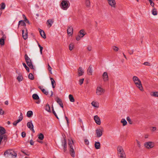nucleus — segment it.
<instances>
[{
	"label": "nucleus",
	"instance_id": "de8ad7c7",
	"mask_svg": "<svg viewBox=\"0 0 158 158\" xmlns=\"http://www.w3.org/2000/svg\"><path fill=\"white\" fill-rule=\"evenodd\" d=\"M38 46L39 47L40 49V52L41 54H42V50L43 49V48L41 46V45L38 44Z\"/></svg>",
	"mask_w": 158,
	"mask_h": 158
},
{
	"label": "nucleus",
	"instance_id": "bb28decb",
	"mask_svg": "<svg viewBox=\"0 0 158 158\" xmlns=\"http://www.w3.org/2000/svg\"><path fill=\"white\" fill-rule=\"evenodd\" d=\"M92 67L89 66L87 70V73L89 75H92Z\"/></svg>",
	"mask_w": 158,
	"mask_h": 158
},
{
	"label": "nucleus",
	"instance_id": "603ef678",
	"mask_svg": "<svg viewBox=\"0 0 158 158\" xmlns=\"http://www.w3.org/2000/svg\"><path fill=\"white\" fill-rule=\"evenodd\" d=\"M87 50L89 51H91L92 50V47L91 46H88L87 47Z\"/></svg>",
	"mask_w": 158,
	"mask_h": 158
},
{
	"label": "nucleus",
	"instance_id": "5701e85b",
	"mask_svg": "<svg viewBox=\"0 0 158 158\" xmlns=\"http://www.w3.org/2000/svg\"><path fill=\"white\" fill-rule=\"evenodd\" d=\"M94 147L97 149L100 148V143L99 142H95L94 144Z\"/></svg>",
	"mask_w": 158,
	"mask_h": 158
},
{
	"label": "nucleus",
	"instance_id": "20e7f679",
	"mask_svg": "<svg viewBox=\"0 0 158 158\" xmlns=\"http://www.w3.org/2000/svg\"><path fill=\"white\" fill-rule=\"evenodd\" d=\"M118 153L120 158H126V155L123 147L119 146L117 148Z\"/></svg>",
	"mask_w": 158,
	"mask_h": 158
},
{
	"label": "nucleus",
	"instance_id": "e2e57ef3",
	"mask_svg": "<svg viewBox=\"0 0 158 158\" xmlns=\"http://www.w3.org/2000/svg\"><path fill=\"white\" fill-rule=\"evenodd\" d=\"M85 143L86 144H88L89 143V142L87 139H85Z\"/></svg>",
	"mask_w": 158,
	"mask_h": 158
},
{
	"label": "nucleus",
	"instance_id": "f8f14e48",
	"mask_svg": "<svg viewBox=\"0 0 158 158\" xmlns=\"http://www.w3.org/2000/svg\"><path fill=\"white\" fill-rule=\"evenodd\" d=\"M102 78L104 82L108 81L109 80L107 72H104L102 75Z\"/></svg>",
	"mask_w": 158,
	"mask_h": 158
},
{
	"label": "nucleus",
	"instance_id": "338daca9",
	"mask_svg": "<svg viewBox=\"0 0 158 158\" xmlns=\"http://www.w3.org/2000/svg\"><path fill=\"white\" fill-rule=\"evenodd\" d=\"M153 0H149V2L150 3V4L153 3L154 2L153 1Z\"/></svg>",
	"mask_w": 158,
	"mask_h": 158
},
{
	"label": "nucleus",
	"instance_id": "f257e3e1",
	"mask_svg": "<svg viewBox=\"0 0 158 158\" xmlns=\"http://www.w3.org/2000/svg\"><path fill=\"white\" fill-rule=\"evenodd\" d=\"M132 80L136 86L140 91H143V90L141 81L139 78L137 76H134L132 78Z\"/></svg>",
	"mask_w": 158,
	"mask_h": 158
},
{
	"label": "nucleus",
	"instance_id": "423d86ee",
	"mask_svg": "<svg viewBox=\"0 0 158 158\" xmlns=\"http://www.w3.org/2000/svg\"><path fill=\"white\" fill-rule=\"evenodd\" d=\"M105 89L101 86H98L96 88V93L97 95L100 96L103 95L105 93Z\"/></svg>",
	"mask_w": 158,
	"mask_h": 158
},
{
	"label": "nucleus",
	"instance_id": "393cba45",
	"mask_svg": "<svg viewBox=\"0 0 158 158\" xmlns=\"http://www.w3.org/2000/svg\"><path fill=\"white\" fill-rule=\"evenodd\" d=\"M85 4L88 8H89L90 6V2L89 0H85Z\"/></svg>",
	"mask_w": 158,
	"mask_h": 158
},
{
	"label": "nucleus",
	"instance_id": "39448f33",
	"mask_svg": "<svg viewBox=\"0 0 158 158\" xmlns=\"http://www.w3.org/2000/svg\"><path fill=\"white\" fill-rule=\"evenodd\" d=\"M73 141L72 139H69L68 145L69 147V151L70 154L72 157H74L75 156V153L73 147Z\"/></svg>",
	"mask_w": 158,
	"mask_h": 158
},
{
	"label": "nucleus",
	"instance_id": "7ed1b4c3",
	"mask_svg": "<svg viewBox=\"0 0 158 158\" xmlns=\"http://www.w3.org/2000/svg\"><path fill=\"white\" fill-rule=\"evenodd\" d=\"M70 6V3L69 1L67 0H62L60 5L61 8L64 10H67Z\"/></svg>",
	"mask_w": 158,
	"mask_h": 158
},
{
	"label": "nucleus",
	"instance_id": "c9c22d12",
	"mask_svg": "<svg viewBox=\"0 0 158 158\" xmlns=\"http://www.w3.org/2000/svg\"><path fill=\"white\" fill-rule=\"evenodd\" d=\"M17 79L19 81H21L23 80V78L22 76L20 74H19Z\"/></svg>",
	"mask_w": 158,
	"mask_h": 158
},
{
	"label": "nucleus",
	"instance_id": "13d9d810",
	"mask_svg": "<svg viewBox=\"0 0 158 158\" xmlns=\"http://www.w3.org/2000/svg\"><path fill=\"white\" fill-rule=\"evenodd\" d=\"M3 138V135H0V144L1 143V142Z\"/></svg>",
	"mask_w": 158,
	"mask_h": 158
},
{
	"label": "nucleus",
	"instance_id": "9d476101",
	"mask_svg": "<svg viewBox=\"0 0 158 158\" xmlns=\"http://www.w3.org/2000/svg\"><path fill=\"white\" fill-rule=\"evenodd\" d=\"M23 118V115L21 112L20 113V115L19 117V119L16 121H14L13 124L14 126H16L17 124L19 122H21Z\"/></svg>",
	"mask_w": 158,
	"mask_h": 158
},
{
	"label": "nucleus",
	"instance_id": "680f3d73",
	"mask_svg": "<svg viewBox=\"0 0 158 158\" xmlns=\"http://www.w3.org/2000/svg\"><path fill=\"white\" fill-rule=\"evenodd\" d=\"M144 146L146 148H148V142H147L146 143H145L144 144Z\"/></svg>",
	"mask_w": 158,
	"mask_h": 158
},
{
	"label": "nucleus",
	"instance_id": "4be33fe9",
	"mask_svg": "<svg viewBox=\"0 0 158 158\" xmlns=\"http://www.w3.org/2000/svg\"><path fill=\"white\" fill-rule=\"evenodd\" d=\"M27 126L30 129L33 128L34 126L31 121L27 123Z\"/></svg>",
	"mask_w": 158,
	"mask_h": 158
},
{
	"label": "nucleus",
	"instance_id": "79ce46f5",
	"mask_svg": "<svg viewBox=\"0 0 158 158\" xmlns=\"http://www.w3.org/2000/svg\"><path fill=\"white\" fill-rule=\"evenodd\" d=\"M0 44L1 45H3L4 44V39H0Z\"/></svg>",
	"mask_w": 158,
	"mask_h": 158
},
{
	"label": "nucleus",
	"instance_id": "5fc2aeb1",
	"mask_svg": "<svg viewBox=\"0 0 158 158\" xmlns=\"http://www.w3.org/2000/svg\"><path fill=\"white\" fill-rule=\"evenodd\" d=\"M4 111L2 109L0 108V115H2L4 114Z\"/></svg>",
	"mask_w": 158,
	"mask_h": 158
},
{
	"label": "nucleus",
	"instance_id": "a211bd4d",
	"mask_svg": "<svg viewBox=\"0 0 158 158\" xmlns=\"http://www.w3.org/2000/svg\"><path fill=\"white\" fill-rule=\"evenodd\" d=\"M39 32L40 33V35H41V36L44 38L45 39L46 38V35L45 34V33H44V31L43 30L39 29Z\"/></svg>",
	"mask_w": 158,
	"mask_h": 158
},
{
	"label": "nucleus",
	"instance_id": "f704fd0d",
	"mask_svg": "<svg viewBox=\"0 0 158 158\" xmlns=\"http://www.w3.org/2000/svg\"><path fill=\"white\" fill-rule=\"evenodd\" d=\"M32 98L35 100H38L39 98V96L36 94H34L32 96Z\"/></svg>",
	"mask_w": 158,
	"mask_h": 158
},
{
	"label": "nucleus",
	"instance_id": "6ab92c4d",
	"mask_svg": "<svg viewBox=\"0 0 158 158\" xmlns=\"http://www.w3.org/2000/svg\"><path fill=\"white\" fill-rule=\"evenodd\" d=\"M56 102L58 103L60 105L61 107L63 108V105L62 102L61 100L59 98H57L56 100Z\"/></svg>",
	"mask_w": 158,
	"mask_h": 158
},
{
	"label": "nucleus",
	"instance_id": "a18cd8bd",
	"mask_svg": "<svg viewBox=\"0 0 158 158\" xmlns=\"http://www.w3.org/2000/svg\"><path fill=\"white\" fill-rule=\"evenodd\" d=\"M127 120L128 122L130 124H132V122L131 119L129 117H127Z\"/></svg>",
	"mask_w": 158,
	"mask_h": 158
},
{
	"label": "nucleus",
	"instance_id": "bf43d9fd",
	"mask_svg": "<svg viewBox=\"0 0 158 158\" xmlns=\"http://www.w3.org/2000/svg\"><path fill=\"white\" fill-rule=\"evenodd\" d=\"M136 142H137V144L138 147H139L140 148L141 146V144H140V142L138 141L137 140H136Z\"/></svg>",
	"mask_w": 158,
	"mask_h": 158
},
{
	"label": "nucleus",
	"instance_id": "2eb2a0df",
	"mask_svg": "<svg viewBox=\"0 0 158 158\" xmlns=\"http://www.w3.org/2000/svg\"><path fill=\"white\" fill-rule=\"evenodd\" d=\"M22 31L23 37L25 40H26L28 38L27 30L26 29V31H25L24 30H22Z\"/></svg>",
	"mask_w": 158,
	"mask_h": 158
},
{
	"label": "nucleus",
	"instance_id": "774afa93",
	"mask_svg": "<svg viewBox=\"0 0 158 158\" xmlns=\"http://www.w3.org/2000/svg\"><path fill=\"white\" fill-rule=\"evenodd\" d=\"M5 104L6 105H8V101H6L5 102Z\"/></svg>",
	"mask_w": 158,
	"mask_h": 158
},
{
	"label": "nucleus",
	"instance_id": "c03bdc74",
	"mask_svg": "<svg viewBox=\"0 0 158 158\" xmlns=\"http://www.w3.org/2000/svg\"><path fill=\"white\" fill-rule=\"evenodd\" d=\"M112 49L115 51L117 52L119 48L117 47L113 46L112 47Z\"/></svg>",
	"mask_w": 158,
	"mask_h": 158
},
{
	"label": "nucleus",
	"instance_id": "aec40b11",
	"mask_svg": "<svg viewBox=\"0 0 158 158\" xmlns=\"http://www.w3.org/2000/svg\"><path fill=\"white\" fill-rule=\"evenodd\" d=\"M64 142H62V145L64 147V151L65 152L67 148V141L65 139H64Z\"/></svg>",
	"mask_w": 158,
	"mask_h": 158
},
{
	"label": "nucleus",
	"instance_id": "412c9836",
	"mask_svg": "<svg viewBox=\"0 0 158 158\" xmlns=\"http://www.w3.org/2000/svg\"><path fill=\"white\" fill-rule=\"evenodd\" d=\"M6 133V130L3 127L0 126V135H3Z\"/></svg>",
	"mask_w": 158,
	"mask_h": 158
},
{
	"label": "nucleus",
	"instance_id": "ddd939ff",
	"mask_svg": "<svg viewBox=\"0 0 158 158\" xmlns=\"http://www.w3.org/2000/svg\"><path fill=\"white\" fill-rule=\"evenodd\" d=\"M67 32L69 35H72L73 32V27L71 26H68L67 29Z\"/></svg>",
	"mask_w": 158,
	"mask_h": 158
},
{
	"label": "nucleus",
	"instance_id": "a878e982",
	"mask_svg": "<svg viewBox=\"0 0 158 158\" xmlns=\"http://www.w3.org/2000/svg\"><path fill=\"white\" fill-rule=\"evenodd\" d=\"M91 104L95 108H98L99 107L98 103L96 102L93 101Z\"/></svg>",
	"mask_w": 158,
	"mask_h": 158
},
{
	"label": "nucleus",
	"instance_id": "ea45409f",
	"mask_svg": "<svg viewBox=\"0 0 158 158\" xmlns=\"http://www.w3.org/2000/svg\"><path fill=\"white\" fill-rule=\"evenodd\" d=\"M28 78L31 80H33L34 79V76L33 74L31 73H30L29 74Z\"/></svg>",
	"mask_w": 158,
	"mask_h": 158
},
{
	"label": "nucleus",
	"instance_id": "c85d7f7f",
	"mask_svg": "<svg viewBox=\"0 0 158 158\" xmlns=\"http://www.w3.org/2000/svg\"><path fill=\"white\" fill-rule=\"evenodd\" d=\"M121 123L123 124V125L124 126L127 125V122L124 118H122L121 120Z\"/></svg>",
	"mask_w": 158,
	"mask_h": 158
},
{
	"label": "nucleus",
	"instance_id": "c756f323",
	"mask_svg": "<svg viewBox=\"0 0 158 158\" xmlns=\"http://www.w3.org/2000/svg\"><path fill=\"white\" fill-rule=\"evenodd\" d=\"M152 14L154 15H156L157 14V11L156 9L154 7L152 10Z\"/></svg>",
	"mask_w": 158,
	"mask_h": 158
},
{
	"label": "nucleus",
	"instance_id": "3c124183",
	"mask_svg": "<svg viewBox=\"0 0 158 158\" xmlns=\"http://www.w3.org/2000/svg\"><path fill=\"white\" fill-rule=\"evenodd\" d=\"M84 81V79L82 78L79 80V84L80 85H81L83 82Z\"/></svg>",
	"mask_w": 158,
	"mask_h": 158
},
{
	"label": "nucleus",
	"instance_id": "6e6d98bb",
	"mask_svg": "<svg viewBox=\"0 0 158 158\" xmlns=\"http://www.w3.org/2000/svg\"><path fill=\"white\" fill-rule=\"evenodd\" d=\"M23 16H24V17H25V19H24V21H25L26 22V23H28L29 24H30V22H29V21L27 19L26 16L24 15H23Z\"/></svg>",
	"mask_w": 158,
	"mask_h": 158
},
{
	"label": "nucleus",
	"instance_id": "4d7b16f0",
	"mask_svg": "<svg viewBox=\"0 0 158 158\" xmlns=\"http://www.w3.org/2000/svg\"><path fill=\"white\" fill-rule=\"evenodd\" d=\"M128 52L130 55H132L134 52V50H128Z\"/></svg>",
	"mask_w": 158,
	"mask_h": 158
},
{
	"label": "nucleus",
	"instance_id": "69168bd1",
	"mask_svg": "<svg viewBox=\"0 0 158 158\" xmlns=\"http://www.w3.org/2000/svg\"><path fill=\"white\" fill-rule=\"evenodd\" d=\"M39 89H40L41 90V91H42V90L43 89H44L43 88V86H39Z\"/></svg>",
	"mask_w": 158,
	"mask_h": 158
},
{
	"label": "nucleus",
	"instance_id": "b1692460",
	"mask_svg": "<svg viewBox=\"0 0 158 158\" xmlns=\"http://www.w3.org/2000/svg\"><path fill=\"white\" fill-rule=\"evenodd\" d=\"M150 94L153 97H158V92H152L150 93Z\"/></svg>",
	"mask_w": 158,
	"mask_h": 158
},
{
	"label": "nucleus",
	"instance_id": "f03ea898",
	"mask_svg": "<svg viewBox=\"0 0 158 158\" xmlns=\"http://www.w3.org/2000/svg\"><path fill=\"white\" fill-rule=\"evenodd\" d=\"M4 155L10 158H15L17 156V154L13 150H8L4 152Z\"/></svg>",
	"mask_w": 158,
	"mask_h": 158
},
{
	"label": "nucleus",
	"instance_id": "1a4fd4ad",
	"mask_svg": "<svg viewBox=\"0 0 158 158\" xmlns=\"http://www.w3.org/2000/svg\"><path fill=\"white\" fill-rule=\"evenodd\" d=\"M85 35V33L84 30H81L79 31V34L76 37V40L77 41L80 40Z\"/></svg>",
	"mask_w": 158,
	"mask_h": 158
},
{
	"label": "nucleus",
	"instance_id": "f3484780",
	"mask_svg": "<svg viewBox=\"0 0 158 158\" xmlns=\"http://www.w3.org/2000/svg\"><path fill=\"white\" fill-rule=\"evenodd\" d=\"M53 20L52 19H49L46 22V24L48 26V27L50 28L52 25L53 23Z\"/></svg>",
	"mask_w": 158,
	"mask_h": 158
},
{
	"label": "nucleus",
	"instance_id": "72a5a7b5",
	"mask_svg": "<svg viewBox=\"0 0 158 158\" xmlns=\"http://www.w3.org/2000/svg\"><path fill=\"white\" fill-rule=\"evenodd\" d=\"M33 115V112L32 111L29 110L28 111L27 114V117L29 118L31 117Z\"/></svg>",
	"mask_w": 158,
	"mask_h": 158
},
{
	"label": "nucleus",
	"instance_id": "0e129e2a",
	"mask_svg": "<svg viewBox=\"0 0 158 158\" xmlns=\"http://www.w3.org/2000/svg\"><path fill=\"white\" fill-rule=\"evenodd\" d=\"M30 144L31 145H33L34 144V142L32 140H31L30 141Z\"/></svg>",
	"mask_w": 158,
	"mask_h": 158
},
{
	"label": "nucleus",
	"instance_id": "a19ab883",
	"mask_svg": "<svg viewBox=\"0 0 158 158\" xmlns=\"http://www.w3.org/2000/svg\"><path fill=\"white\" fill-rule=\"evenodd\" d=\"M150 130L154 132L156 129V128L155 127H150Z\"/></svg>",
	"mask_w": 158,
	"mask_h": 158
},
{
	"label": "nucleus",
	"instance_id": "0eeeda50",
	"mask_svg": "<svg viewBox=\"0 0 158 158\" xmlns=\"http://www.w3.org/2000/svg\"><path fill=\"white\" fill-rule=\"evenodd\" d=\"M24 57L28 66H29L31 69H34V67L32 64L31 60L27 54L25 55Z\"/></svg>",
	"mask_w": 158,
	"mask_h": 158
},
{
	"label": "nucleus",
	"instance_id": "37998d69",
	"mask_svg": "<svg viewBox=\"0 0 158 158\" xmlns=\"http://www.w3.org/2000/svg\"><path fill=\"white\" fill-rule=\"evenodd\" d=\"M5 7V4L2 3L1 6H0V9L2 10V9H4Z\"/></svg>",
	"mask_w": 158,
	"mask_h": 158
},
{
	"label": "nucleus",
	"instance_id": "7c9ffc66",
	"mask_svg": "<svg viewBox=\"0 0 158 158\" xmlns=\"http://www.w3.org/2000/svg\"><path fill=\"white\" fill-rule=\"evenodd\" d=\"M69 98L70 101L72 102H74L75 101V99L73 96L71 94H69Z\"/></svg>",
	"mask_w": 158,
	"mask_h": 158
},
{
	"label": "nucleus",
	"instance_id": "49530a36",
	"mask_svg": "<svg viewBox=\"0 0 158 158\" xmlns=\"http://www.w3.org/2000/svg\"><path fill=\"white\" fill-rule=\"evenodd\" d=\"M74 47V44L73 43L69 45V48L70 51L72 50Z\"/></svg>",
	"mask_w": 158,
	"mask_h": 158
},
{
	"label": "nucleus",
	"instance_id": "dca6fc26",
	"mask_svg": "<svg viewBox=\"0 0 158 158\" xmlns=\"http://www.w3.org/2000/svg\"><path fill=\"white\" fill-rule=\"evenodd\" d=\"M84 73L83 70L81 67H79L78 71V74L79 76H81L83 75Z\"/></svg>",
	"mask_w": 158,
	"mask_h": 158
},
{
	"label": "nucleus",
	"instance_id": "09e8293b",
	"mask_svg": "<svg viewBox=\"0 0 158 158\" xmlns=\"http://www.w3.org/2000/svg\"><path fill=\"white\" fill-rule=\"evenodd\" d=\"M48 70L50 72V73L51 74H52V68L51 67V66H50V65H49V64H48Z\"/></svg>",
	"mask_w": 158,
	"mask_h": 158
},
{
	"label": "nucleus",
	"instance_id": "473e14b6",
	"mask_svg": "<svg viewBox=\"0 0 158 158\" xmlns=\"http://www.w3.org/2000/svg\"><path fill=\"white\" fill-rule=\"evenodd\" d=\"M154 146V143L153 142L149 141V149L151 148Z\"/></svg>",
	"mask_w": 158,
	"mask_h": 158
},
{
	"label": "nucleus",
	"instance_id": "2f4dec72",
	"mask_svg": "<svg viewBox=\"0 0 158 158\" xmlns=\"http://www.w3.org/2000/svg\"><path fill=\"white\" fill-rule=\"evenodd\" d=\"M45 110H46L48 112H51V110H50V106L48 104H47L45 107Z\"/></svg>",
	"mask_w": 158,
	"mask_h": 158
},
{
	"label": "nucleus",
	"instance_id": "58836bf2",
	"mask_svg": "<svg viewBox=\"0 0 158 158\" xmlns=\"http://www.w3.org/2000/svg\"><path fill=\"white\" fill-rule=\"evenodd\" d=\"M38 138L40 139L43 140L44 138V136L42 133H40L38 135Z\"/></svg>",
	"mask_w": 158,
	"mask_h": 158
},
{
	"label": "nucleus",
	"instance_id": "9b49d317",
	"mask_svg": "<svg viewBox=\"0 0 158 158\" xmlns=\"http://www.w3.org/2000/svg\"><path fill=\"white\" fill-rule=\"evenodd\" d=\"M109 5L112 8L116 7V2L115 0H107Z\"/></svg>",
	"mask_w": 158,
	"mask_h": 158
},
{
	"label": "nucleus",
	"instance_id": "8fccbe9b",
	"mask_svg": "<svg viewBox=\"0 0 158 158\" xmlns=\"http://www.w3.org/2000/svg\"><path fill=\"white\" fill-rule=\"evenodd\" d=\"M44 94H45V95H47L48 94V91H47L45 89H43L42 90V91Z\"/></svg>",
	"mask_w": 158,
	"mask_h": 158
},
{
	"label": "nucleus",
	"instance_id": "cd10ccee",
	"mask_svg": "<svg viewBox=\"0 0 158 158\" xmlns=\"http://www.w3.org/2000/svg\"><path fill=\"white\" fill-rule=\"evenodd\" d=\"M50 80L51 81L52 87L53 88H54L55 87L56 85L55 81L52 78H50Z\"/></svg>",
	"mask_w": 158,
	"mask_h": 158
},
{
	"label": "nucleus",
	"instance_id": "052dcab7",
	"mask_svg": "<svg viewBox=\"0 0 158 158\" xmlns=\"http://www.w3.org/2000/svg\"><path fill=\"white\" fill-rule=\"evenodd\" d=\"M21 136L23 137H24L26 136V133L24 132H22L21 133Z\"/></svg>",
	"mask_w": 158,
	"mask_h": 158
},
{
	"label": "nucleus",
	"instance_id": "4468645a",
	"mask_svg": "<svg viewBox=\"0 0 158 158\" xmlns=\"http://www.w3.org/2000/svg\"><path fill=\"white\" fill-rule=\"evenodd\" d=\"M94 119L95 123L98 125L101 124V122L100 118L98 115H95L94 117Z\"/></svg>",
	"mask_w": 158,
	"mask_h": 158
},
{
	"label": "nucleus",
	"instance_id": "4c0bfd02",
	"mask_svg": "<svg viewBox=\"0 0 158 158\" xmlns=\"http://www.w3.org/2000/svg\"><path fill=\"white\" fill-rule=\"evenodd\" d=\"M23 66L25 68L26 70H27L28 72H29V68L26 65V64L24 63H23Z\"/></svg>",
	"mask_w": 158,
	"mask_h": 158
},
{
	"label": "nucleus",
	"instance_id": "e433bc0d",
	"mask_svg": "<svg viewBox=\"0 0 158 158\" xmlns=\"http://www.w3.org/2000/svg\"><path fill=\"white\" fill-rule=\"evenodd\" d=\"M21 25L22 26H26V24L24 21L22 20H20L19 22L18 25Z\"/></svg>",
	"mask_w": 158,
	"mask_h": 158
},
{
	"label": "nucleus",
	"instance_id": "864d4df0",
	"mask_svg": "<svg viewBox=\"0 0 158 158\" xmlns=\"http://www.w3.org/2000/svg\"><path fill=\"white\" fill-rule=\"evenodd\" d=\"M52 112H53V114L55 115L56 117L58 119H59V118H58V116H57L56 113L55 112V111L54 110L53 107H52Z\"/></svg>",
	"mask_w": 158,
	"mask_h": 158
},
{
	"label": "nucleus",
	"instance_id": "6e6552de",
	"mask_svg": "<svg viewBox=\"0 0 158 158\" xmlns=\"http://www.w3.org/2000/svg\"><path fill=\"white\" fill-rule=\"evenodd\" d=\"M103 131V128L102 127H100L97 129L96 130L97 137L99 138L101 137L102 135V132Z\"/></svg>",
	"mask_w": 158,
	"mask_h": 158
}]
</instances>
